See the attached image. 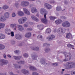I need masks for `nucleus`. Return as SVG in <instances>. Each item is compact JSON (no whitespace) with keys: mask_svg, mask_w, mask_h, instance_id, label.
<instances>
[{"mask_svg":"<svg viewBox=\"0 0 75 75\" xmlns=\"http://www.w3.org/2000/svg\"><path fill=\"white\" fill-rule=\"evenodd\" d=\"M75 63L74 62H67L66 64L65 65L64 68L66 69H71L72 68H74V65H75Z\"/></svg>","mask_w":75,"mask_h":75,"instance_id":"nucleus-1","label":"nucleus"},{"mask_svg":"<svg viewBox=\"0 0 75 75\" xmlns=\"http://www.w3.org/2000/svg\"><path fill=\"white\" fill-rule=\"evenodd\" d=\"M64 54L65 56V59L63 60L64 61H68L71 59V54L70 53H67L66 52H64Z\"/></svg>","mask_w":75,"mask_h":75,"instance_id":"nucleus-2","label":"nucleus"},{"mask_svg":"<svg viewBox=\"0 0 75 75\" xmlns=\"http://www.w3.org/2000/svg\"><path fill=\"white\" fill-rule=\"evenodd\" d=\"M27 21V18L26 17H23L18 20V22L20 24H23Z\"/></svg>","mask_w":75,"mask_h":75,"instance_id":"nucleus-3","label":"nucleus"},{"mask_svg":"<svg viewBox=\"0 0 75 75\" xmlns=\"http://www.w3.org/2000/svg\"><path fill=\"white\" fill-rule=\"evenodd\" d=\"M62 25L64 27H69L71 26V24L68 21H66L62 23Z\"/></svg>","mask_w":75,"mask_h":75,"instance_id":"nucleus-4","label":"nucleus"},{"mask_svg":"<svg viewBox=\"0 0 75 75\" xmlns=\"http://www.w3.org/2000/svg\"><path fill=\"white\" fill-rule=\"evenodd\" d=\"M8 63L7 60L3 59H1L0 60V65H6Z\"/></svg>","mask_w":75,"mask_h":75,"instance_id":"nucleus-5","label":"nucleus"},{"mask_svg":"<svg viewBox=\"0 0 75 75\" xmlns=\"http://www.w3.org/2000/svg\"><path fill=\"white\" fill-rule=\"evenodd\" d=\"M29 2L27 1H22L21 3V5L23 7H25L28 6Z\"/></svg>","mask_w":75,"mask_h":75,"instance_id":"nucleus-6","label":"nucleus"},{"mask_svg":"<svg viewBox=\"0 0 75 75\" xmlns=\"http://www.w3.org/2000/svg\"><path fill=\"white\" fill-rule=\"evenodd\" d=\"M18 26V25L14 23L13 24H11L10 25V27L13 28V30H17V27Z\"/></svg>","mask_w":75,"mask_h":75,"instance_id":"nucleus-7","label":"nucleus"},{"mask_svg":"<svg viewBox=\"0 0 75 75\" xmlns=\"http://www.w3.org/2000/svg\"><path fill=\"white\" fill-rule=\"evenodd\" d=\"M46 15L47 14H45L44 15V17L45 19H42V22L43 23H45V24H46L47 23V22H48V21H47V20L46 19Z\"/></svg>","mask_w":75,"mask_h":75,"instance_id":"nucleus-8","label":"nucleus"},{"mask_svg":"<svg viewBox=\"0 0 75 75\" xmlns=\"http://www.w3.org/2000/svg\"><path fill=\"white\" fill-rule=\"evenodd\" d=\"M17 14L19 16H23L24 15V13L21 11H18V12Z\"/></svg>","mask_w":75,"mask_h":75,"instance_id":"nucleus-9","label":"nucleus"},{"mask_svg":"<svg viewBox=\"0 0 75 75\" xmlns=\"http://www.w3.org/2000/svg\"><path fill=\"white\" fill-rule=\"evenodd\" d=\"M23 10L24 13L26 14H27V15H30V11H28V9L25 8H23Z\"/></svg>","mask_w":75,"mask_h":75,"instance_id":"nucleus-10","label":"nucleus"},{"mask_svg":"<svg viewBox=\"0 0 75 75\" xmlns=\"http://www.w3.org/2000/svg\"><path fill=\"white\" fill-rule=\"evenodd\" d=\"M31 11L32 13H37V10L35 7H32L31 9Z\"/></svg>","mask_w":75,"mask_h":75,"instance_id":"nucleus-11","label":"nucleus"},{"mask_svg":"<svg viewBox=\"0 0 75 75\" xmlns=\"http://www.w3.org/2000/svg\"><path fill=\"white\" fill-rule=\"evenodd\" d=\"M0 20L1 21L4 22L6 20V18L4 16H0Z\"/></svg>","mask_w":75,"mask_h":75,"instance_id":"nucleus-12","label":"nucleus"},{"mask_svg":"<svg viewBox=\"0 0 75 75\" xmlns=\"http://www.w3.org/2000/svg\"><path fill=\"white\" fill-rule=\"evenodd\" d=\"M10 13L8 12H6L4 14L5 17L6 18H8L10 17Z\"/></svg>","mask_w":75,"mask_h":75,"instance_id":"nucleus-13","label":"nucleus"},{"mask_svg":"<svg viewBox=\"0 0 75 75\" xmlns=\"http://www.w3.org/2000/svg\"><path fill=\"white\" fill-rule=\"evenodd\" d=\"M17 28H18V30L19 31H23V30H24V28L21 25H18Z\"/></svg>","mask_w":75,"mask_h":75,"instance_id":"nucleus-14","label":"nucleus"},{"mask_svg":"<svg viewBox=\"0 0 75 75\" xmlns=\"http://www.w3.org/2000/svg\"><path fill=\"white\" fill-rule=\"evenodd\" d=\"M55 38V36L54 35H51V37H48L47 38V39L48 40H49V41H50L52 40V39H53V38Z\"/></svg>","mask_w":75,"mask_h":75,"instance_id":"nucleus-15","label":"nucleus"},{"mask_svg":"<svg viewBox=\"0 0 75 75\" xmlns=\"http://www.w3.org/2000/svg\"><path fill=\"white\" fill-rule=\"evenodd\" d=\"M45 7H46L48 9H51V8H52L51 6L50 5H49L47 3H45Z\"/></svg>","mask_w":75,"mask_h":75,"instance_id":"nucleus-16","label":"nucleus"},{"mask_svg":"<svg viewBox=\"0 0 75 75\" xmlns=\"http://www.w3.org/2000/svg\"><path fill=\"white\" fill-rule=\"evenodd\" d=\"M62 22V21L61 19H58L55 21V23L56 24H61V23Z\"/></svg>","mask_w":75,"mask_h":75,"instance_id":"nucleus-17","label":"nucleus"},{"mask_svg":"<svg viewBox=\"0 0 75 75\" xmlns=\"http://www.w3.org/2000/svg\"><path fill=\"white\" fill-rule=\"evenodd\" d=\"M13 58L16 60H18L20 59H22V57L21 56L17 57L16 56H13Z\"/></svg>","mask_w":75,"mask_h":75,"instance_id":"nucleus-18","label":"nucleus"},{"mask_svg":"<svg viewBox=\"0 0 75 75\" xmlns=\"http://www.w3.org/2000/svg\"><path fill=\"white\" fill-rule=\"evenodd\" d=\"M45 11V9L44 8H42L40 10V13L41 14H43Z\"/></svg>","mask_w":75,"mask_h":75,"instance_id":"nucleus-19","label":"nucleus"},{"mask_svg":"<svg viewBox=\"0 0 75 75\" xmlns=\"http://www.w3.org/2000/svg\"><path fill=\"white\" fill-rule=\"evenodd\" d=\"M22 72L25 75H26V74H27L28 73V71L25 69H22Z\"/></svg>","mask_w":75,"mask_h":75,"instance_id":"nucleus-20","label":"nucleus"},{"mask_svg":"<svg viewBox=\"0 0 75 75\" xmlns=\"http://www.w3.org/2000/svg\"><path fill=\"white\" fill-rule=\"evenodd\" d=\"M72 35L70 33H68L66 34V38H69L70 37H71Z\"/></svg>","mask_w":75,"mask_h":75,"instance_id":"nucleus-21","label":"nucleus"},{"mask_svg":"<svg viewBox=\"0 0 75 75\" xmlns=\"http://www.w3.org/2000/svg\"><path fill=\"white\" fill-rule=\"evenodd\" d=\"M29 68L30 69H32V70H33V71H36V69L33 66H31V65H30L29 66Z\"/></svg>","mask_w":75,"mask_h":75,"instance_id":"nucleus-22","label":"nucleus"},{"mask_svg":"<svg viewBox=\"0 0 75 75\" xmlns=\"http://www.w3.org/2000/svg\"><path fill=\"white\" fill-rule=\"evenodd\" d=\"M15 38L17 40H20L21 38V36L19 35H15Z\"/></svg>","mask_w":75,"mask_h":75,"instance_id":"nucleus-23","label":"nucleus"},{"mask_svg":"<svg viewBox=\"0 0 75 75\" xmlns=\"http://www.w3.org/2000/svg\"><path fill=\"white\" fill-rule=\"evenodd\" d=\"M8 8V6L5 5H3L2 7V8L4 10H6V9H7V8Z\"/></svg>","mask_w":75,"mask_h":75,"instance_id":"nucleus-24","label":"nucleus"},{"mask_svg":"<svg viewBox=\"0 0 75 75\" xmlns=\"http://www.w3.org/2000/svg\"><path fill=\"white\" fill-rule=\"evenodd\" d=\"M5 38V35L3 34H0V39Z\"/></svg>","mask_w":75,"mask_h":75,"instance_id":"nucleus-25","label":"nucleus"},{"mask_svg":"<svg viewBox=\"0 0 75 75\" xmlns=\"http://www.w3.org/2000/svg\"><path fill=\"white\" fill-rule=\"evenodd\" d=\"M51 32V29L50 28H47L46 30V33H50Z\"/></svg>","mask_w":75,"mask_h":75,"instance_id":"nucleus-26","label":"nucleus"},{"mask_svg":"<svg viewBox=\"0 0 75 75\" xmlns=\"http://www.w3.org/2000/svg\"><path fill=\"white\" fill-rule=\"evenodd\" d=\"M0 27L1 28H3L5 27V24L4 23H0Z\"/></svg>","mask_w":75,"mask_h":75,"instance_id":"nucleus-27","label":"nucleus"},{"mask_svg":"<svg viewBox=\"0 0 75 75\" xmlns=\"http://www.w3.org/2000/svg\"><path fill=\"white\" fill-rule=\"evenodd\" d=\"M5 31L6 33H8L11 32V30L7 28L5 30Z\"/></svg>","mask_w":75,"mask_h":75,"instance_id":"nucleus-28","label":"nucleus"},{"mask_svg":"<svg viewBox=\"0 0 75 75\" xmlns=\"http://www.w3.org/2000/svg\"><path fill=\"white\" fill-rule=\"evenodd\" d=\"M31 33L29 32L26 33V34L25 35V37H30L31 36Z\"/></svg>","mask_w":75,"mask_h":75,"instance_id":"nucleus-29","label":"nucleus"},{"mask_svg":"<svg viewBox=\"0 0 75 75\" xmlns=\"http://www.w3.org/2000/svg\"><path fill=\"white\" fill-rule=\"evenodd\" d=\"M50 20H54V19L57 18L56 17L51 16L50 17Z\"/></svg>","mask_w":75,"mask_h":75,"instance_id":"nucleus-30","label":"nucleus"},{"mask_svg":"<svg viewBox=\"0 0 75 75\" xmlns=\"http://www.w3.org/2000/svg\"><path fill=\"white\" fill-rule=\"evenodd\" d=\"M32 58L34 60L37 59V57H36V56L34 54H33V55H32Z\"/></svg>","mask_w":75,"mask_h":75,"instance_id":"nucleus-31","label":"nucleus"},{"mask_svg":"<svg viewBox=\"0 0 75 75\" xmlns=\"http://www.w3.org/2000/svg\"><path fill=\"white\" fill-rule=\"evenodd\" d=\"M5 48V47L4 45L0 44V50H3Z\"/></svg>","mask_w":75,"mask_h":75,"instance_id":"nucleus-32","label":"nucleus"},{"mask_svg":"<svg viewBox=\"0 0 75 75\" xmlns=\"http://www.w3.org/2000/svg\"><path fill=\"white\" fill-rule=\"evenodd\" d=\"M61 31L62 33H63V31H62V28H59L58 29L57 33H59Z\"/></svg>","mask_w":75,"mask_h":75,"instance_id":"nucleus-33","label":"nucleus"},{"mask_svg":"<svg viewBox=\"0 0 75 75\" xmlns=\"http://www.w3.org/2000/svg\"><path fill=\"white\" fill-rule=\"evenodd\" d=\"M13 65H14V66L15 68H16V67H17V68H21V66H17V65L16 64H13Z\"/></svg>","mask_w":75,"mask_h":75,"instance_id":"nucleus-34","label":"nucleus"},{"mask_svg":"<svg viewBox=\"0 0 75 75\" xmlns=\"http://www.w3.org/2000/svg\"><path fill=\"white\" fill-rule=\"evenodd\" d=\"M32 75H39V74L37 72H33L32 73Z\"/></svg>","mask_w":75,"mask_h":75,"instance_id":"nucleus-35","label":"nucleus"},{"mask_svg":"<svg viewBox=\"0 0 75 75\" xmlns=\"http://www.w3.org/2000/svg\"><path fill=\"white\" fill-rule=\"evenodd\" d=\"M31 18L32 19V20H35V18L36 17L34 16H31Z\"/></svg>","mask_w":75,"mask_h":75,"instance_id":"nucleus-36","label":"nucleus"},{"mask_svg":"<svg viewBox=\"0 0 75 75\" xmlns=\"http://www.w3.org/2000/svg\"><path fill=\"white\" fill-rule=\"evenodd\" d=\"M68 47H74V45H72L70 44H69L67 45Z\"/></svg>","mask_w":75,"mask_h":75,"instance_id":"nucleus-37","label":"nucleus"},{"mask_svg":"<svg viewBox=\"0 0 75 75\" xmlns=\"http://www.w3.org/2000/svg\"><path fill=\"white\" fill-rule=\"evenodd\" d=\"M28 54H27L25 53L23 54V56L25 57H28Z\"/></svg>","mask_w":75,"mask_h":75,"instance_id":"nucleus-38","label":"nucleus"},{"mask_svg":"<svg viewBox=\"0 0 75 75\" xmlns=\"http://www.w3.org/2000/svg\"><path fill=\"white\" fill-rule=\"evenodd\" d=\"M38 38H42V36L41 35H39L37 37Z\"/></svg>","mask_w":75,"mask_h":75,"instance_id":"nucleus-39","label":"nucleus"},{"mask_svg":"<svg viewBox=\"0 0 75 75\" xmlns=\"http://www.w3.org/2000/svg\"><path fill=\"white\" fill-rule=\"evenodd\" d=\"M16 13H13L12 14V17H16Z\"/></svg>","mask_w":75,"mask_h":75,"instance_id":"nucleus-40","label":"nucleus"},{"mask_svg":"<svg viewBox=\"0 0 75 75\" xmlns=\"http://www.w3.org/2000/svg\"><path fill=\"white\" fill-rule=\"evenodd\" d=\"M71 75H75V71H72L71 72Z\"/></svg>","mask_w":75,"mask_h":75,"instance_id":"nucleus-41","label":"nucleus"},{"mask_svg":"<svg viewBox=\"0 0 75 75\" xmlns=\"http://www.w3.org/2000/svg\"><path fill=\"white\" fill-rule=\"evenodd\" d=\"M34 21H36L37 22H38L39 21V20L38 19V18H37L36 17V18H35V20H34Z\"/></svg>","mask_w":75,"mask_h":75,"instance_id":"nucleus-42","label":"nucleus"},{"mask_svg":"<svg viewBox=\"0 0 75 75\" xmlns=\"http://www.w3.org/2000/svg\"><path fill=\"white\" fill-rule=\"evenodd\" d=\"M52 64L53 65H54V66H57L58 65V64L57 63H53Z\"/></svg>","mask_w":75,"mask_h":75,"instance_id":"nucleus-43","label":"nucleus"},{"mask_svg":"<svg viewBox=\"0 0 75 75\" xmlns=\"http://www.w3.org/2000/svg\"><path fill=\"white\" fill-rule=\"evenodd\" d=\"M60 18L62 19H65V18H66V17L64 16H61Z\"/></svg>","mask_w":75,"mask_h":75,"instance_id":"nucleus-44","label":"nucleus"},{"mask_svg":"<svg viewBox=\"0 0 75 75\" xmlns=\"http://www.w3.org/2000/svg\"><path fill=\"white\" fill-rule=\"evenodd\" d=\"M60 9L61 8L59 7H57V8H56V10H57V11H59Z\"/></svg>","mask_w":75,"mask_h":75,"instance_id":"nucleus-45","label":"nucleus"},{"mask_svg":"<svg viewBox=\"0 0 75 75\" xmlns=\"http://www.w3.org/2000/svg\"><path fill=\"white\" fill-rule=\"evenodd\" d=\"M11 34L12 37H13V36H14V32H11Z\"/></svg>","mask_w":75,"mask_h":75,"instance_id":"nucleus-46","label":"nucleus"},{"mask_svg":"<svg viewBox=\"0 0 75 75\" xmlns=\"http://www.w3.org/2000/svg\"><path fill=\"white\" fill-rule=\"evenodd\" d=\"M15 6L16 7H18L19 6V4L16 3L15 4Z\"/></svg>","mask_w":75,"mask_h":75,"instance_id":"nucleus-47","label":"nucleus"},{"mask_svg":"<svg viewBox=\"0 0 75 75\" xmlns=\"http://www.w3.org/2000/svg\"><path fill=\"white\" fill-rule=\"evenodd\" d=\"M33 50H36V51H38V47H35V49H33Z\"/></svg>","mask_w":75,"mask_h":75,"instance_id":"nucleus-48","label":"nucleus"},{"mask_svg":"<svg viewBox=\"0 0 75 75\" xmlns=\"http://www.w3.org/2000/svg\"><path fill=\"white\" fill-rule=\"evenodd\" d=\"M3 57L4 58H6V54L4 53V54Z\"/></svg>","mask_w":75,"mask_h":75,"instance_id":"nucleus-49","label":"nucleus"},{"mask_svg":"<svg viewBox=\"0 0 75 75\" xmlns=\"http://www.w3.org/2000/svg\"><path fill=\"white\" fill-rule=\"evenodd\" d=\"M24 61L20 62L18 63L19 64H24Z\"/></svg>","mask_w":75,"mask_h":75,"instance_id":"nucleus-50","label":"nucleus"},{"mask_svg":"<svg viewBox=\"0 0 75 75\" xmlns=\"http://www.w3.org/2000/svg\"><path fill=\"white\" fill-rule=\"evenodd\" d=\"M14 52L16 54H17V53H18V52H19V51L16 50Z\"/></svg>","mask_w":75,"mask_h":75,"instance_id":"nucleus-51","label":"nucleus"},{"mask_svg":"<svg viewBox=\"0 0 75 75\" xmlns=\"http://www.w3.org/2000/svg\"><path fill=\"white\" fill-rule=\"evenodd\" d=\"M28 27V26L27 25H26V24H25L24 25V27Z\"/></svg>","mask_w":75,"mask_h":75,"instance_id":"nucleus-52","label":"nucleus"},{"mask_svg":"<svg viewBox=\"0 0 75 75\" xmlns=\"http://www.w3.org/2000/svg\"><path fill=\"white\" fill-rule=\"evenodd\" d=\"M41 63L42 64H44L45 63V61H43L42 62H41Z\"/></svg>","mask_w":75,"mask_h":75,"instance_id":"nucleus-53","label":"nucleus"},{"mask_svg":"<svg viewBox=\"0 0 75 75\" xmlns=\"http://www.w3.org/2000/svg\"><path fill=\"white\" fill-rule=\"evenodd\" d=\"M45 51L46 52H48V51H50V50L49 49H47L45 50Z\"/></svg>","mask_w":75,"mask_h":75,"instance_id":"nucleus-54","label":"nucleus"},{"mask_svg":"<svg viewBox=\"0 0 75 75\" xmlns=\"http://www.w3.org/2000/svg\"><path fill=\"white\" fill-rule=\"evenodd\" d=\"M28 30H30V31H31V30H32V28H28Z\"/></svg>","mask_w":75,"mask_h":75,"instance_id":"nucleus-55","label":"nucleus"},{"mask_svg":"<svg viewBox=\"0 0 75 75\" xmlns=\"http://www.w3.org/2000/svg\"><path fill=\"white\" fill-rule=\"evenodd\" d=\"M8 57L9 58H11V56L9 54L8 55Z\"/></svg>","mask_w":75,"mask_h":75,"instance_id":"nucleus-56","label":"nucleus"},{"mask_svg":"<svg viewBox=\"0 0 75 75\" xmlns=\"http://www.w3.org/2000/svg\"><path fill=\"white\" fill-rule=\"evenodd\" d=\"M12 44H14V41H13L12 42Z\"/></svg>","mask_w":75,"mask_h":75,"instance_id":"nucleus-57","label":"nucleus"},{"mask_svg":"<svg viewBox=\"0 0 75 75\" xmlns=\"http://www.w3.org/2000/svg\"><path fill=\"white\" fill-rule=\"evenodd\" d=\"M47 45V43H45V44H44L43 46H44V45Z\"/></svg>","mask_w":75,"mask_h":75,"instance_id":"nucleus-58","label":"nucleus"},{"mask_svg":"<svg viewBox=\"0 0 75 75\" xmlns=\"http://www.w3.org/2000/svg\"><path fill=\"white\" fill-rule=\"evenodd\" d=\"M1 75H6V74H1Z\"/></svg>","mask_w":75,"mask_h":75,"instance_id":"nucleus-59","label":"nucleus"},{"mask_svg":"<svg viewBox=\"0 0 75 75\" xmlns=\"http://www.w3.org/2000/svg\"><path fill=\"white\" fill-rule=\"evenodd\" d=\"M62 71H65V69H62Z\"/></svg>","mask_w":75,"mask_h":75,"instance_id":"nucleus-60","label":"nucleus"},{"mask_svg":"<svg viewBox=\"0 0 75 75\" xmlns=\"http://www.w3.org/2000/svg\"><path fill=\"white\" fill-rule=\"evenodd\" d=\"M36 16H37V17H38V16H39L38 15V14H36Z\"/></svg>","mask_w":75,"mask_h":75,"instance_id":"nucleus-61","label":"nucleus"},{"mask_svg":"<svg viewBox=\"0 0 75 75\" xmlns=\"http://www.w3.org/2000/svg\"><path fill=\"white\" fill-rule=\"evenodd\" d=\"M38 27H40V25H38Z\"/></svg>","mask_w":75,"mask_h":75,"instance_id":"nucleus-62","label":"nucleus"},{"mask_svg":"<svg viewBox=\"0 0 75 75\" xmlns=\"http://www.w3.org/2000/svg\"><path fill=\"white\" fill-rule=\"evenodd\" d=\"M42 29H43V28H42V29L40 28V30H42Z\"/></svg>","mask_w":75,"mask_h":75,"instance_id":"nucleus-63","label":"nucleus"},{"mask_svg":"<svg viewBox=\"0 0 75 75\" xmlns=\"http://www.w3.org/2000/svg\"><path fill=\"white\" fill-rule=\"evenodd\" d=\"M0 9H1V7H0Z\"/></svg>","mask_w":75,"mask_h":75,"instance_id":"nucleus-64","label":"nucleus"}]
</instances>
